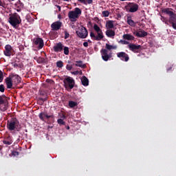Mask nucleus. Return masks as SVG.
<instances>
[{"label":"nucleus","mask_w":176,"mask_h":176,"mask_svg":"<svg viewBox=\"0 0 176 176\" xmlns=\"http://www.w3.org/2000/svg\"><path fill=\"white\" fill-rule=\"evenodd\" d=\"M76 33L77 34L78 37L81 39H86V38H87V35H89V32L85 27H81V28L76 31Z\"/></svg>","instance_id":"6"},{"label":"nucleus","mask_w":176,"mask_h":176,"mask_svg":"<svg viewBox=\"0 0 176 176\" xmlns=\"http://www.w3.org/2000/svg\"><path fill=\"white\" fill-rule=\"evenodd\" d=\"M30 16H27V19H28Z\"/></svg>","instance_id":"62"},{"label":"nucleus","mask_w":176,"mask_h":176,"mask_svg":"<svg viewBox=\"0 0 176 176\" xmlns=\"http://www.w3.org/2000/svg\"><path fill=\"white\" fill-rule=\"evenodd\" d=\"M103 17H109V11L108 10H104L102 12Z\"/></svg>","instance_id":"36"},{"label":"nucleus","mask_w":176,"mask_h":176,"mask_svg":"<svg viewBox=\"0 0 176 176\" xmlns=\"http://www.w3.org/2000/svg\"><path fill=\"white\" fill-rule=\"evenodd\" d=\"M46 82L47 83H54V81H53V80L51 79H47Z\"/></svg>","instance_id":"48"},{"label":"nucleus","mask_w":176,"mask_h":176,"mask_svg":"<svg viewBox=\"0 0 176 176\" xmlns=\"http://www.w3.org/2000/svg\"><path fill=\"white\" fill-rule=\"evenodd\" d=\"M40 100H41V101H43V102H45V101H46V98H40Z\"/></svg>","instance_id":"55"},{"label":"nucleus","mask_w":176,"mask_h":176,"mask_svg":"<svg viewBox=\"0 0 176 176\" xmlns=\"http://www.w3.org/2000/svg\"><path fill=\"white\" fill-rule=\"evenodd\" d=\"M3 143L4 145H12V144H13V139L12 138V136H6L3 140Z\"/></svg>","instance_id":"19"},{"label":"nucleus","mask_w":176,"mask_h":176,"mask_svg":"<svg viewBox=\"0 0 176 176\" xmlns=\"http://www.w3.org/2000/svg\"><path fill=\"white\" fill-rule=\"evenodd\" d=\"M162 21H164L166 20V18L163 16H161Z\"/></svg>","instance_id":"52"},{"label":"nucleus","mask_w":176,"mask_h":176,"mask_svg":"<svg viewBox=\"0 0 176 176\" xmlns=\"http://www.w3.org/2000/svg\"><path fill=\"white\" fill-rule=\"evenodd\" d=\"M14 50L10 45H6L5 46V50L3 51V54L6 57H10L11 56H14Z\"/></svg>","instance_id":"7"},{"label":"nucleus","mask_w":176,"mask_h":176,"mask_svg":"<svg viewBox=\"0 0 176 176\" xmlns=\"http://www.w3.org/2000/svg\"><path fill=\"white\" fill-rule=\"evenodd\" d=\"M65 2H69V0H63Z\"/></svg>","instance_id":"57"},{"label":"nucleus","mask_w":176,"mask_h":176,"mask_svg":"<svg viewBox=\"0 0 176 176\" xmlns=\"http://www.w3.org/2000/svg\"><path fill=\"white\" fill-rule=\"evenodd\" d=\"M12 67H14V68H17V67L19 68H23L24 67V65H23V63H16V62H14L12 63Z\"/></svg>","instance_id":"31"},{"label":"nucleus","mask_w":176,"mask_h":176,"mask_svg":"<svg viewBox=\"0 0 176 176\" xmlns=\"http://www.w3.org/2000/svg\"><path fill=\"white\" fill-rule=\"evenodd\" d=\"M56 8L58 9V11L60 12L61 10V6H56Z\"/></svg>","instance_id":"54"},{"label":"nucleus","mask_w":176,"mask_h":176,"mask_svg":"<svg viewBox=\"0 0 176 176\" xmlns=\"http://www.w3.org/2000/svg\"><path fill=\"white\" fill-rule=\"evenodd\" d=\"M102 58L104 61H108L112 55L108 54V50L107 49H102L100 50Z\"/></svg>","instance_id":"10"},{"label":"nucleus","mask_w":176,"mask_h":176,"mask_svg":"<svg viewBox=\"0 0 176 176\" xmlns=\"http://www.w3.org/2000/svg\"><path fill=\"white\" fill-rule=\"evenodd\" d=\"M90 36L94 41H101L104 38V34H102V32H99L98 36H96L93 32H91Z\"/></svg>","instance_id":"12"},{"label":"nucleus","mask_w":176,"mask_h":176,"mask_svg":"<svg viewBox=\"0 0 176 176\" xmlns=\"http://www.w3.org/2000/svg\"><path fill=\"white\" fill-rule=\"evenodd\" d=\"M94 30H95V31H96L97 33L102 32V30H101V28H100L98 27V25H97V24H95V25H94Z\"/></svg>","instance_id":"34"},{"label":"nucleus","mask_w":176,"mask_h":176,"mask_svg":"<svg viewBox=\"0 0 176 176\" xmlns=\"http://www.w3.org/2000/svg\"><path fill=\"white\" fill-rule=\"evenodd\" d=\"M66 69H67V71H71L72 69V65H66Z\"/></svg>","instance_id":"44"},{"label":"nucleus","mask_w":176,"mask_h":176,"mask_svg":"<svg viewBox=\"0 0 176 176\" xmlns=\"http://www.w3.org/2000/svg\"><path fill=\"white\" fill-rule=\"evenodd\" d=\"M61 118H63V119H67V116H65V114H62Z\"/></svg>","instance_id":"53"},{"label":"nucleus","mask_w":176,"mask_h":176,"mask_svg":"<svg viewBox=\"0 0 176 176\" xmlns=\"http://www.w3.org/2000/svg\"><path fill=\"white\" fill-rule=\"evenodd\" d=\"M106 49L107 50H116V49H118V46H116V45L113 46V45H111L107 43L106 44Z\"/></svg>","instance_id":"28"},{"label":"nucleus","mask_w":176,"mask_h":176,"mask_svg":"<svg viewBox=\"0 0 176 176\" xmlns=\"http://www.w3.org/2000/svg\"><path fill=\"white\" fill-rule=\"evenodd\" d=\"M39 119H41V120H42L43 122H45V118H46V119H50V118L52 119L54 118V116L51 115L49 116L47 115V113H45V112H41L39 113L38 115Z\"/></svg>","instance_id":"17"},{"label":"nucleus","mask_w":176,"mask_h":176,"mask_svg":"<svg viewBox=\"0 0 176 176\" xmlns=\"http://www.w3.org/2000/svg\"><path fill=\"white\" fill-rule=\"evenodd\" d=\"M80 3H83L84 5H87V1L86 0H78Z\"/></svg>","instance_id":"45"},{"label":"nucleus","mask_w":176,"mask_h":176,"mask_svg":"<svg viewBox=\"0 0 176 176\" xmlns=\"http://www.w3.org/2000/svg\"><path fill=\"white\" fill-rule=\"evenodd\" d=\"M129 50L133 53H140V49H141V45L135 44H129L128 45Z\"/></svg>","instance_id":"14"},{"label":"nucleus","mask_w":176,"mask_h":176,"mask_svg":"<svg viewBox=\"0 0 176 176\" xmlns=\"http://www.w3.org/2000/svg\"><path fill=\"white\" fill-rule=\"evenodd\" d=\"M77 106H78V102L72 100L69 101V107L70 108H75V107H77Z\"/></svg>","instance_id":"29"},{"label":"nucleus","mask_w":176,"mask_h":176,"mask_svg":"<svg viewBox=\"0 0 176 176\" xmlns=\"http://www.w3.org/2000/svg\"><path fill=\"white\" fill-rule=\"evenodd\" d=\"M53 49L56 53H58L59 52H63L64 49V45H63L61 42H59L54 46Z\"/></svg>","instance_id":"16"},{"label":"nucleus","mask_w":176,"mask_h":176,"mask_svg":"<svg viewBox=\"0 0 176 176\" xmlns=\"http://www.w3.org/2000/svg\"><path fill=\"white\" fill-rule=\"evenodd\" d=\"M57 122L58 124H62L63 126L65 124V122H64V120L61 118L58 119Z\"/></svg>","instance_id":"37"},{"label":"nucleus","mask_w":176,"mask_h":176,"mask_svg":"<svg viewBox=\"0 0 176 176\" xmlns=\"http://www.w3.org/2000/svg\"><path fill=\"white\" fill-rule=\"evenodd\" d=\"M87 1V5H91L93 3V0H86Z\"/></svg>","instance_id":"47"},{"label":"nucleus","mask_w":176,"mask_h":176,"mask_svg":"<svg viewBox=\"0 0 176 176\" xmlns=\"http://www.w3.org/2000/svg\"><path fill=\"white\" fill-rule=\"evenodd\" d=\"M63 50L64 54H65V56H68V54H69V48L68 47L63 46Z\"/></svg>","instance_id":"35"},{"label":"nucleus","mask_w":176,"mask_h":176,"mask_svg":"<svg viewBox=\"0 0 176 176\" xmlns=\"http://www.w3.org/2000/svg\"><path fill=\"white\" fill-rule=\"evenodd\" d=\"M64 87L66 89H70L72 90V88L75 87V80L70 76H67L63 80Z\"/></svg>","instance_id":"4"},{"label":"nucleus","mask_w":176,"mask_h":176,"mask_svg":"<svg viewBox=\"0 0 176 176\" xmlns=\"http://www.w3.org/2000/svg\"><path fill=\"white\" fill-rule=\"evenodd\" d=\"M33 42L35 45V46H38V49H42L43 46L45 45V43H43V39L42 38H34Z\"/></svg>","instance_id":"11"},{"label":"nucleus","mask_w":176,"mask_h":176,"mask_svg":"<svg viewBox=\"0 0 176 176\" xmlns=\"http://www.w3.org/2000/svg\"><path fill=\"white\" fill-rule=\"evenodd\" d=\"M106 26L107 29L112 30V28H113V21H107Z\"/></svg>","instance_id":"25"},{"label":"nucleus","mask_w":176,"mask_h":176,"mask_svg":"<svg viewBox=\"0 0 176 176\" xmlns=\"http://www.w3.org/2000/svg\"><path fill=\"white\" fill-rule=\"evenodd\" d=\"M163 12L166 13V14H168L170 24H173V23H176V14L174 13V12L170 10V8L164 9Z\"/></svg>","instance_id":"5"},{"label":"nucleus","mask_w":176,"mask_h":176,"mask_svg":"<svg viewBox=\"0 0 176 176\" xmlns=\"http://www.w3.org/2000/svg\"><path fill=\"white\" fill-rule=\"evenodd\" d=\"M63 27V22L60 21H55L52 23L51 28L52 31H58Z\"/></svg>","instance_id":"9"},{"label":"nucleus","mask_w":176,"mask_h":176,"mask_svg":"<svg viewBox=\"0 0 176 176\" xmlns=\"http://www.w3.org/2000/svg\"><path fill=\"white\" fill-rule=\"evenodd\" d=\"M118 43H122V45H129V41L126 40H120Z\"/></svg>","instance_id":"41"},{"label":"nucleus","mask_w":176,"mask_h":176,"mask_svg":"<svg viewBox=\"0 0 176 176\" xmlns=\"http://www.w3.org/2000/svg\"><path fill=\"white\" fill-rule=\"evenodd\" d=\"M88 42H91V41L90 40H89Z\"/></svg>","instance_id":"61"},{"label":"nucleus","mask_w":176,"mask_h":176,"mask_svg":"<svg viewBox=\"0 0 176 176\" xmlns=\"http://www.w3.org/2000/svg\"><path fill=\"white\" fill-rule=\"evenodd\" d=\"M64 34H65V39H68V38H69V33L68 32V31L65 30Z\"/></svg>","instance_id":"40"},{"label":"nucleus","mask_w":176,"mask_h":176,"mask_svg":"<svg viewBox=\"0 0 176 176\" xmlns=\"http://www.w3.org/2000/svg\"><path fill=\"white\" fill-rule=\"evenodd\" d=\"M56 67L57 68H63V67H64V63L63 60H58L56 62Z\"/></svg>","instance_id":"32"},{"label":"nucleus","mask_w":176,"mask_h":176,"mask_svg":"<svg viewBox=\"0 0 176 176\" xmlns=\"http://www.w3.org/2000/svg\"><path fill=\"white\" fill-rule=\"evenodd\" d=\"M126 20L127 24H129V25H131V27H134V25H135V23L134 22V21H133V19H131V16H127Z\"/></svg>","instance_id":"23"},{"label":"nucleus","mask_w":176,"mask_h":176,"mask_svg":"<svg viewBox=\"0 0 176 176\" xmlns=\"http://www.w3.org/2000/svg\"><path fill=\"white\" fill-rule=\"evenodd\" d=\"M74 65L76 67H80V68H86V65H83V61L82 60L76 61V64Z\"/></svg>","instance_id":"26"},{"label":"nucleus","mask_w":176,"mask_h":176,"mask_svg":"<svg viewBox=\"0 0 176 176\" xmlns=\"http://www.w3.org/2000/svg\"><path fill=\"white\" fill-rule=\"evenodd\" d=\"M37 63H38V64H42V63H44L45 64H47V58H42V57H39L38 58Z\"/></svg>","instance_id":"27"},{"label":"nucleus","mask_w":176,"mask_h":176,"mask_svg":"<svg viewBox=\"0 0 176 176\" xmlns=\"http://www.w3.org/2000/svg\"><path fill=\"white\" fill-rule=\"evenodd\" d=\"M133 34L135 35V36L140 38V32L135 30L133 32Z\"/></svg>","instance_id":"43"},{"label":"nucleus","mask_w":176,"mask_h":176,"mask_svg":"<svg viewBox=\"0 0 176 176\" xmlns=\"http://www.w3.org/2000/svg\"><path fill=\"white\" fill-rule=\"evenodd\" d=\"M5 98H6V96H0V104H3V102H6Z\"/></svg>","instance_id":"38"},{"label":"nucleus","mask_w":176,"mask_h":176,"mask_svg":"<svg viewBox=\"0 0 176 176\" xmlns=\"http://www.w3.org/2000/svg\"><path fill=\"white\" fill-rule=\"evenodd\" d=\"M10 1H14V0H9L10 2Z\"/></svg>","instance_id":"60"},{"label":"nucleus","mask_w":176,"mask_h":176,"mask_svg":"<svg viewBox=\"0 0 176 176\" xmlns=\"http://www.w3.org/2000/svg\"><path fill=\"white\" fill-rule=\"evenodd\" d=\"M9 23L14 28H19V25L21 23V19L18 14H14L9 18Z\"/></svg>","instance_id":"3"},{"label":"nucleus","mask_w":176,"mask_h":176,"mask_svg":"<svg viewBox=\"0 0 176 176\" xmlns=\"http://www.w3.org/2000/svg\"><path fill=\"white\" fill-rule=\"evenodd\" d=\"M7 129L10 131H20L21 130V124L17 118L13 117L10 120L7 121Z\"/></svg>","instance_id":"1"},{"label":"nucleus","mask_w":176,"mask_h":176,"mask_svg":"<svg viewBox=\"0 0 176 176\" xmlns=\"http://www.w3.org/2000/svg\"><path fill=\"white\" fill-rule=\"evenodd\" d=\"M8 110V101L3 102L0 104V111L2 112H5V111Z\"/></svg>","instance_id":"21"},{"label":"nucleus","mask_w":176,"mask_h":176,"mask_svg":"<svg viewBox=\"0 0 176 176\" xmlns=\"http://www.w3.org/2000/svg\"><path fill=\"white\" fill-rule=\"evenodd\" d=\"M140 36L139 38H145L148 35V32H145L144 30H140L139 31Z\"/></svg>","instance_id":"30"},{"label":"nucleus","mask_w":176,"mask_h":176,"mask_svg":"<svg viewBox=\"0 0 176 176\" xmlns=\"http://www.w3.org/2000/svg\"><path fill=\"white\" fill-rule=\"evenodd\" d=\"M106 35L108 36V38H112V39H113L116 35L115 30H113L112 29L107 30L106 31Z\"/></svg>","instance_id":"20"},{"label":"nucleus","mask_w":176,"mask_h":176,"mask_svg":"<svg viewBox=\"0 0 176 176\" xmlns=\"http://www.w3.org/2000/svg\"><path fill=\"white\" fill-rule=\"evenodd\" d=\"M12 155H14V156H19V152L14 151V153H12Z\"/></svg>","instance_id":"51"},{"label":"nucleus","mask_w":176,"mask_h":176,"mask_svg":"<svg viewBox=\"0 0 176 176\" xmlns=\"http://www.w3.org/2000/svg\"><path fill=\"white\" fill-rule=\"evenodd\" d=\"M73 74H74V75H78V72H74Z\"/></svg>","instance_id":"56"},{"label":"nucleus","mask_w":176,"mask_h":176,"mask_svg":"<svg viewBox=\"0 0 176 176\" xmlns=\"http://www.w3.org/2000/svg\"><path fill=\"white\" fill-rule=\"evenodd\" d=\"M117 57H118V58H120V60H122V61H125L127 62L129 61V60H130V57H129V54H126V52H118L117 54Z\"/></svg>","instance_id":"13"},{"label":"nucleus","mask_w":176,"mask_h":176,"mask_svg":"<svg viewBox=\"0 0 176 176\" xmlns=\"http://www.w3.org/2000/svg\"><path fill=\"white\" fill-rule=\"evenodd\" d=\"M0 6H2V8H6V4H5V3L2 2L0 0Z\"/></svg>","instance_id":"46"},{"label":"nucleus","mask_w":176,"mask_h":176,"mask_svg":"<svg viewBox=\"0 0 176 176\" xmlns=\"http://www.w3.org/2000/svg\"><path fill=\"white\" fill-rule=\"evenodd\" d=\"M3 82V72L0 70V83H2Z\"/></svg>","instance_id":"39"},{"label":"nucleus","mask_w":176,"mask_h":176,"mask_svg":"<svg viewBox=\"0 0 176 176\" xmlns=\"http://www.w3.org/2000/svg\"><path fill=\"white\" fill-rule=\"evenodd\" d=\"M11 79L12 80V83L14 85H19L21 82V78L17 74H10Z\"/></svg>","instance_id":"15"},{"label":"nucleus","mask_w":176,"mask_h":176,"mask_svg":"<svg viewBox=\"0 0 176 176\" xmlns=\"http://www.w3.org/2000/svg\"><path fill=\"white\" fill-rule=\"evenodd\" d=\"M83 46H85V47H87V46H89V43H87V42H84V43H83Z\"/></svg>","instance_id":"50"},{"label":"nucleus","mask_w":176,"mask_h":176,"mask_svg":"<svg viewBox=\"0 0 176 176\" xmlns=\"http://www.w3.org/2000/svg\"><path fill=\"white\" fill-rule=\"evenodd\" d=\"M172 27L173 30H176V22L172 23Z\"/></svg>","instance_id":"49"},{"label":"nucleus","mask_w":176,"mask_h":176,"mask_svg":"<svg viewBox=\"0 0 176 176\" xmlns=\"http://www.w3.org/2000/svg\"><path fill=\"white\" fill-rule=\"evenodd\" d=\"M67 130H69V126H67Z\"/></svg>","instance_id":"59"},{"label":"nucleus","mask_w":176,"mask_h":176,"mask_svg":"<svg viewBox=\"0 0 176 176\" xmlns=\"http://www.w3.org/2000/svg\"><path fill=\"white\" fill-rule=\"evenodd\" d=\"M80 14H82V10L79 8H76L74 11H69L68 12V17L72 23H75L77 19H79Z\"/></svg>","instance_id":"2"},{"label":"nucleus","mask_w":176,"mask_h":176,"mask_svg":"<svg viewBox=\"0 0 176 176\" xmlns=\"http://www.w3.org/2000/svg\"><path fill=\"white\" fill-rule=\"evenodd\" d=\"M4 80L7 86V89H12V87H13V80H12V77L10 76V75L7 77Z\"/></svg>","instance_id":"18"},{"label":"nucleus","mask_w":176,"mask_h":176,"mask_svg":"<svg viewBox=\"0 0 176 176\" xmlns=\"http://www.w3.org/2000/svg\"><path fill=\"white\" fill-rule=\"evenodd\" d=\"M123 39H125L126 41H134L135 38L134 36L130 34H125L122 36Z\"/></svg>","instance_id":"22"},{"label":"nucleus","mask_w":176,"mask_h":176,"mask_svg":"<svg viewBox=\"0 0 176 176\" xmlns=\"http://www.w3.org/2000/svg\"><path fill=\"white\" fill-rule=\"evenodd\" d=\"M0 91L1 93H4L5 92V85H0Z\"/></svg>","instance_id":"42"},{"label":"nucleus","mask_w":176,"mask_h":176,"mask_svg":"<svg viewBox=\"0 0 176 176\" xmlns=\"http://www.w3.org/2000/svg\"><path fill=\"white\" fill-rule=\"evenodd\" d=\"M40 94H41V96H43L44 94H43V92H41Z\"/></svg>","instance_id":"58"},{"label":"nucleus","mask_w":176,"mask_h":176,"mask_svg":"<svg viewBox=\"0 0 176 176\" xmlns=\"http://www.w3.org/2000/svg\"><path fill=\"white\" fill-rule=\"evenodd\" d=\"M15 8H23V3H21V1L19 0L15 4Z\"/></svg>","instance_id":"33"},{"label":"nucleus","mask_w":176,"mask_h":176,"mask_svg":"<svg viewBox=\"0 0 176 176\" xmlns=\"http://www.w3.org/2000/svg\"><path fill=\"white\" fill-rule=\"evenodd\" d=\"M81 82L83 86H89V79L85 76L81 78Z\"/></svg>","instance_id":"24"},{"label":"nucleus","mask_w":176,"mask_h":176,"mask_svg":"<svg viewBox=\"0 0 176 176\" xmlns=\"http://www.w3.org/2000/svg\"><path fill=\"white\" fill-rule=\"evenodd\" d=\"M138 4L135 3H129V6H125V9L129 10L130 13H135L138 10Z\"/></svg>","instance_id":"8"}]
</instances>
